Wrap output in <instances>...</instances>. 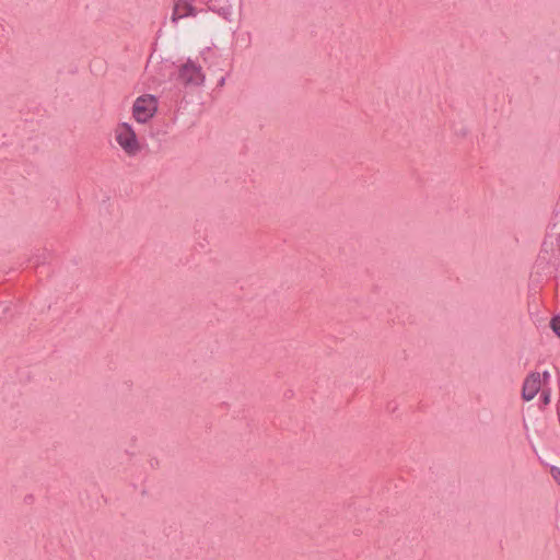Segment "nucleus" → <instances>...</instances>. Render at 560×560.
<instances>
[{
	"mask_svg": "<svg viewBox=\"0 0 560 560\" xmlns=\"http://www.w3.org/2000/svg\"><path fill=\"white\" fill-rule=\"evenodd\" d=\"M115 142L129 158L138 155L142 150V143L130 122L120 121L113 129Z\"/></svg>",
	"mask_w": 560,
	"mask_h": 560,
	"instance_id": "nucleus-1",
	"label": "nucleus"
},
{
	"mask_svg": "<svg viewBox=\"0 0 560 560\" xmlns=\"http://www.w3.org/2000/svg\"><path fill=\"white\" fill-rule=\"evenodd\" d=\"M159 102L152 94L138 96L131 107V116L138 124L149 122L158 113Z\"/></svg>",
	"mask_w": 560,
	"mask_h": 560,
	"instance_id": "nucleus-2",
	"label": "nucleus"
},
{
	"mask_svg": "<svg viewBox=\"0 0 560 560\" xmlns=\"http://www.w3.org/2000/svg\"><path fill=\"white\" fill-rule=\"evenodd\" d=\"M178 78L185 85L199 86L205 82L206 75L200 65L188 59L179 68Z\"/></svg>",
	"mask_w": 560,
	"mask_h": 560,
	"instance_id": "nucleus-3",
	"label": "nucleus"
},
{
	"mask_svg": "<svg viewBox=\"0 0 560 560\" xmlns=\"http://www.w3.org/2000/svg\"><path fill=\"white\" fill-rule=\"evenodd\" d=\"M541 387V375L538 372L529 373L522 387V398L526 401L534 399Z\"/></svg>",
	"mask_w": 560,
	"mask_h": 560,
	"instance_id": "nucleus-4",
	"label": "nucleus"
},
{
	"mask_svg": "<svg viewBox=\"0 0 560 560\" xmlns=\"http://www.w3.org/2000/svg\"><path fill=\"white\" fill-rule=\"evenodd\" d=\"M190 0H177L174 3L171 20L177 22L180 19L196 16L197 9L189 2Z\"/></svg>",
	"mask_w": 560,
	"mask_h": 560,
	"instance_id": "nucleus-5",
	"label": "nucleus"
},
{
	"mask_svg": "<svg viewBox=\"0 0 560 560\" xmlns=\"http://www.w3.org/2000/svg\"><path fill=\"white\" fill-rule=\"evenodd\" d=\"M212 11L225 21L232 22L235 18V4L230 1H222L212 8Z\"/></svg>",
	"mask_w": 560,
	"mask_h": 560,
	"instance_id": "nucleus-6",
	"label": "nucleus"
},
{
	"mask_svg": "<svg viewBox=\"0 0 560 560\" xmlns=\"http://www.w3.org/2000/svg\"><path fill=\"white\" fill-rule=\"evenodd\" d=\"M550 327L552 331L560 338V315L551 318Z\"/></svg>",
	"mask_w": 560,
	"mask_h": 560,
	"instance_id": "nucleus-7",
	"label": "nucleus"
},
{
	"mask_svg": "<svg viewBox=\"0 0 560 560\" xmlns=\"http://www.w3.org/2000/svg\"><path fill=\"white\" fill-rule=\"evenodd\" d=\"M552 478L556 480V482L560 486V468L552 466L550 469Z\"/></svg>",
	"mask_w": 560,
	"mask_h": 560,
	"instance_id": "nucleus-8",
	"label": "nucleus"
},
{
	"mask_svg": "<svg viewBox=\"0 0 560 560\" xmlns=\"http://www.w3.org/2000/svg\"><path fill=\"white\" fill-rule=\"evenodd\" d=\"M541 399H542V402L545 405H548L550 402V392L549 390H542Z\"/></svg>",
	"mask_w": 560,
	"mask_h": 560,
	"instance_id": "nucleus-9",
	"label": "nucleus"
},
{
	"mask_svg": "<svg viewBox=\"0 0 560 560\" xmlns=\"http://www.w3.org/2000/svg\"><path fill=\"white\" fill-rule=\"evenodd\" d=\"M545 382H547L550 377V373L548 371H545L542 374H540Z\"/></svg>",
	"mask_w": 560,
	"mask_h": 560,
	"instance_id": "nucleus-10",
	"label": "nucleus"
}]
</instances>
